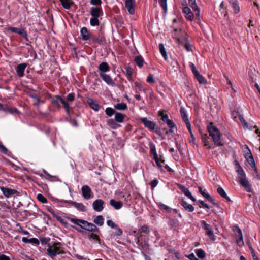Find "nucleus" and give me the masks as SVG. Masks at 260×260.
Masks as SVG:
<instances>
[{
  "instance_id": "f257e3e1",
  "label": "nucleus",
  "mask_w": 260,
  "mask_h": 260,
  "mask_svg": "<svg viewBox=\"0 0 260 260\" xmlns=\"http://www.w3.org/2000/svg\"><path fill=\"white\" fill-rule=\"evenodd\" d=\"M234 164L235 166V170L238 174V177L240 184L247 192H250L252 190L251 187L246 178L244 170L236 159H235L234 161Z\"/></svg>"
},
{
  "instance_id": "f03ea898",
  "label": "nucleus",
  "mask_w": 260,
  "mask_h": 260,
  "mask_svg": "<svg viewBox=\"0 0 260 260\" xmlns=\"http://www.w3.org/2000/svg\"><path fill=\"white\" fill-rule=\"evenodd\" d=\"M67 219L70 221L71 222L74 223L76 225L79 226L81 228L90 231V232H98L99 231V229L96 227L95 225L93 223L88 222V221L77 219V218H73L68 217Z\"/></svg>"
},
{
  "instance_id": "7ed1b4c3",
  "label": "nucleus",
  "mask_w": 260,
  "mask_h": 260,
  "mask_svg": "<svg viewBox=\"0 0 260 260\" xmlns=\"http://www.w3.org/2000/svg\"><path fill=\"white\" fill-rule=\"evenodd\" d=\"M210 136L212 137V140L217 146H222L223 144L221 141L220 133L218 128L214 126L212 122H210L207 126Z\"/></svg>"
},
{
  "instance_id": "20e7f679",
  "label": "nucleus",
  "mask_w": 260,
  "mask_h": 260,
  "mask_svg": "<svg viewBox=\"0 0 260 260\" xmlns=\"http://www.w3.org/2000/svg\"><path fill=\"white\" fill-rule=\"evenodd\" d=\"M47 253L51 258H54L57 254H63L64 253L61 248V244L60 243H55L51 246H49L47 249Z\"/></svg>"
},
{
  "instance_id": "39448f33",
  "label": "nucleus",
  "mask_w": 260,
  "mask_h": 260,
  "mask_svg": "<svg viewBox=\"0 0 260 260\" xmlns=\"http://www.w3.org/2000/svg\"><path fill=\"white\" fill-rule=\"evenodd\" d=\"M201 225L202 226L203 229L205 231L206 234L208 235V236L210 238V239L212 240H215L216 239V237L213 233V228L212 226L207 224L205 221H202L201 222Z\"/></svg>"
},
{
  "instance_id": "423d86ee",
  "label": "nucleus",
  "mask_w": 260,
  "mask_h": 260,
  "mask_svg": "<svg viewBox=\"0 0 260 260\" xmlns=\"http://www.w3.org/2000/svg\"><path fill=\"white\" fill-rule=\"evenodd\" d=\"M0 189L3 192L4 196L6 198H9L11 196L18 193V191L15 189L9 188L6 187H1Z\"/></svg>"
},
{
  "instance_id": "0eeeda50",
  "label": "nucleus",
  "mask_w": 260,
  "mask_h": 260,
  "mask_svg": "<svg viewBox=\"0 0 260 260\" xmlns=\"http://www.w3.org/2000/svg\"><path fill=\"white\" fill-rule=\"evenodd\" d=\"M177 186L178 188L188 198L191 199L192 201H195L196 199L192 196L191 192L189 191L188 188L180 184H177Z\"/></svg>"
},
{
  "instance_id": "6e6552de",
  "label": "nucleus",
  "mask_w": 260,
  "mask_h": 260,
  "mask_svg": "<svg viewBox=\"0 0 260 260\" xmlns=\"http://www.w3.org/2000/svg\"><path fill=\"white\" fill-rule=\"evenodd\" d=\"M104 201L101 199H97L93 202L92 207L93 209L97 211H101L103 208Z\"/></svg>"
},
{
  "instance_id": "1a4fd4ad",
  "label": "nucleus",
  "mask_w": 260,
  "mask_h": 260,
  "mask_svg": "<svg viewBox=\"0 0 260 260\" xmlns=\"http://www.w3.org/2000/svg\"><path fill=\"white\" fill-rule=\"evenodd\" d=\"M141 121L144 124L145 127L150 130L154 129L155 124L154 122L150 121L146 117L141 118Z\"/></svg>"
},
{
  "instance_id": "9d476101",
  "label": "nucleus",
  "mask_w": 260,
  "mask_h": 260,
  "mask_svg": "<svg viewBox=\"0 0 260 260\" xmlns=\"http://www.w3.org/2000/svg\"><path fill=\"white\" fill-rule=\"evenodd\" d=\"M82 194L85 199H89L91 198V190L87 185H84L81 188Z\"/></svg>"
},
{
  "instance_id": "9b49d317",
  "label": "nucleus",
  "mask_w": 260,
  "mask_h": 260,
  "mask_svg": "<svg viewBox=\"0 0 260 260\" xmlns=\"http://www.w3.org/2000/svg\"><path fill=\"white\" fill-rule=\"evenodd\" d=\"M65 202L72 205L80 211L84 212L86 211V207L82 203L68 201H66Z\"/></svg>"
},
{
  "instance_id": "f8f14e48",
  "label": "nucleus",
  "mask_w": 260,
  "mask_h": 260,
  "mask_svg": "<svg viewBox=\"0 0 260 260\" xmlns=\"http://www.w3.org/2000/svg\"><path fill=\"white\" fill-rule=\"evenodd\" d=\"M51 102L52 104L56 105L58 106H60L59 103H60L63 105L66 110L69 111V104L64 99H52Z\"/></svg>"
},
{
  "instance_id": "ddd939ff",
  "label": "nucleus",
  "mask_w": 260,
  "mask_h": 260,
  "mask_svg": "<svg viewBox=\"0 0 260 260\" xmlns=\"http://www.w3.org/2000/svg\"><path fill=\"white\" fill-rule=\"evenodd\" d=\"M27 64L26 63H20L16 68V72L19 77H22L24 75V71Z\"/></svg>"
},
{
  "instance_id": "4468645a",
  "label": "nucleus",
  "mask_w": 260,
  "mask_h": 260,
  "mask_svg": "<svg viewBox=\"0 0 260 260\" xmlns=\"http://www.w3.org/2000/svg\"><path fill=\"white\" fill-rule=\"evenodd\" d=\"M135 3V0L125 1V7L130 14H133L135 13V9L134 8Z\"/></svg>"
},
{
  "instance_id": "2eb2a0df",
  "label": "nucleus",
  "mask_w": 260,
  "mask_h": 260,
  "mask_svg": "<svg viewBox=\"0 0 260 260\" xmlns=\"http://www.w3.org/2000/svg\"><path fill=\"white\" fill-rule=\"evenodd\" d=\"M11 31L20 35L24 37L25 39L28 41L27 35L26 31L22 28H19L16 27H10L9 29Z\"/></svg>"
},
{
  "instance_id": "dca6fc26",
  "label": "nucleus",
  "mask_w": 260,
  "mask_h": 260,
  "mask_svg": "<svg viewBox=\"0 0 260 260\" xmlns=\"http://www.w3.org/2000/svg\"><path fill=\"white\" fill-rule=\"evenodd\" d=\"M151 153L153 155V159H154L157 166L160 168L161 167V162L158 159L157 154L156 151L155 147L154 145H151L150 147Z\"/></svg>"
},
{
  "instance_id": "f3484780",
  "label": "nucleus",
  "mask_w": 260,
  "mask_h": 260,
  "mask_svg": "<svg viewBox=\"0 0 260 260\" xmlns=\"http://www.w3.org/2000/svg\"><path fill=\"white\" fill-rule=\"evenodd\" d=\"M168 126L169 127V129L168 131H167L166 133L167 134L168 133V132L171 133H173L175 131V129L176 128V125L174 123V122L171 119H167L166 121L165 122Z\"/></svg>"
},
{
  "instance_id": "a211bd4d",
  "label": "nucleus",
  "mask_w": 260,
  "mask_h": 260,
  "mask_svg": "<svg viewBox=\"0 0 260 260\" xmlns=\"http://www.w3.org/2000/svg\"><path fill=\"white\" fill-rule=\"evenodd\" d=\"M87 102L92 109L95 111L99 110L100 105L93 99H88Z\"/></svg>"
},
{
  "instance_id": "6ab92c4d",
  "label": "nucleus",
  "mask_w": 260,
  "mask_h": 260,
  "mask_svg": "<svg viewBox=\"0 0 260 260\" xmlns=\"http://www.w3.org/2000/svg\"><path fill=\"white\" fill-rule=\"evenodd\" d=\"M258 74V72L255 70L254 67H250L248 72V75L252 82H254V80L256 79V77Z\"/></svg>"
},
{
  "instance_id": "aec40b11",
  "label": "nucleus",
  "mask_w": 260,
  "mask_h": 260,
  "mask_svg": "<svg viewBox=\"0 0 260 260\" xmlns=\"http://www.w3.org/2000/svg\"><path fill=\"white\" fill-rule=\"evenodd\" d=\"M100 76L103 80L109 85H113L114 84L111 77L106 73H100Z\"/></svg>"
},
{
  "instance_id": "412c9836",
  "label": "nucleus",
  "mask_w": 260,
  "mask_h": 260,
  "mask_svg": "<svg viewBox=\"0 0 260 260\" xmlns=\"http://www.w3.org/2000/svg\"><path fill=\"white\" fill-rule=\"evenodd\" d=\"M109 204L116 210L120 209L123 206V203L121 202L116 201L113 199L110 200Z\"/></svg>"
},
{
  "instance_id": "4be33fe9",
  "label": "nucleus",
  "mask_w": 260,
  "mask_h": 260,
  "mask_svg": "<svg viewBox=\"0 0 260 260\" xmlns=\"http://www.w3.org/2000/svg\"><path fill=\"white\" fill-rule=\"evenodd\" d=\"M180 204L188 212H192L194 210V207L191 204H188L184 199H182Z\"/></svg>"
},
{
  "instance_id": "5701e85b",
  "label": "nucleus",
  "mask_w": 260,
  "mask_h": 260,
  "mask_svg": "<svg viewBox=\"0 0 260 260\" xmlns=\"http://www.w3.org/2000/svg\"><path fill=\"white\" fill-rule=\"evenodd\" d=\"M100 73H105V72L110 70V67L106 62H102L99 66Z\"/></svg>"
},
{
  "instance_id": "b1692460",
  "label": "nucleus",
  "mask_w": 260,
  "mask_h": 260,
  "mask_svg": "<svg viewBox=\"0 0 260 260\" xmlns=\"http://www.w3.org/2000/svg\"><path fill=\"white\" fill-rule=\"evenodd\" d=\"M115 119H109L107 121V125L112 129H117L121 126L119 124H117Z\"/></svg>"
},
{
  "instance_id": "393cba45",
  "label": "nucleus",
  "mask_w": 260,
  "mask_h": 260,
  "mask_svg": "<svg viewBox=\"0 0 260 260\" xmlns=\"http://www.w3.org/2000/svg\"><path fill=\"white\" fill-rule=\"evenodd\" d=\"M81 34L83 40H87L90 38V33L86 27H83L81 28Z\"/></svg>"
},
{
  "instance_id": "a878e982",
  "label": "nucleus",
  "mask_w": 260,
  "mask_h": 260,
  "mask_svg": "<svg viewBox=\"0 0 260 260\" xmlns=\"http://www.w3.org/2000/svg\"><path fill=\"white\" fill-rule=\"evenodd\" d=\"M102 9L98 7H92L90 9V14L92 17H99Z\"/></svg>"
},
{
  "instance_id": "bb28decb",
  "label": "nucleus",
  "mask_w": 260,
  "mask_h": 260,
  "mask_svg": "<svg viewBox=\"0 0 260 260\" xmlns=\"http://www.w3.org/2000/svg\"><path fill=\"white\" fill-rule=\"evenodd\" d=\"M217 191L221 197L226 199L228 202H231V199L227 196L223 188L220 186L218 187Z\"/></svg>"
},
{
  "instance_id": "cd10ccee",
  "label": "nucleus",
  "mask_w": 260,
  "mask_h": 260,
  "mask_svg": "<svg viewBox=\"0 0 260 260\" xmlns=\"http://www.w3.org/2000/svg\"><path fill=\"white\" fill-rule=\"evenodd\" d=\"M126 117L125 115L119 112H116L115 114L114 119L118 123L123 122L124 119Z\"/></svg>"
},
{
  "instance_id": "c85d7f7f",
  "label": "nucleus",
  "mask_w": 260,
  "mask_h": 260,
  "mask_svg": "<svg viewBox=\"0 0 260 260\" xmlns=\"http://www.w3.org/2000/svg\"><path fill=\"white\" fill-rule=\"evenodd\" d=\"M199 190L200 193L207 200H208L209 201L211 202L213 204H214V200L212 198L210 194H209L207 193H206L205 191L202 190V187H199Z\"/></svg>"
},
{
  "instance_id": "c756f323",
  "label": "nucleus",
  "mask_w": 260,
  "mask_h": 260,
  "mask_svg": "<svg viewBox=\"0 0 260 260\" xmlns=\"http://www.w3.org/2000/svg\"><path fill=\"white\" fill-rule=\"evenodd\" d=\"M63 7L66 9H69L71 6L73 4V2L71 0H59Z\"/></svg>"
},
{
  "instance_id": "7c9ffc66",
  "label": "nucleus",
  "mask_w": 260,
  "mask_h": 260,
  "mask_svg": "<svg viewBox=\"0 0 260 260\" xmlns=\"http://www.w3.org/2000/svg\"><path fill=\"white\" fill-rule=\"evenodd\" d=\"M230 3L232 4L234 13L237 14L240 11V7L237 0H230Z\"/></svg>"
},
{
  "instance_id": "2f4dec72",
  "label": "nucleus",
  "mask_w": 260,
  "mask_h": 260,
  "mask_svg": "<svg viewBox=\"0 0 260 260\" xmlns=\"http://www.w3.org/2000/svg\"><path fill=\"white\" fill-rule=\"evenodd\" d=\"M104 219L102 215H98L96 216L93 220L95 224L99 226H102L104 224Z\"/></svg>"
},
{
  "instance_id": "473e14b6",
  "label": "nucleus",
  "mask_w": 260,
  "mask_h": 260,
  "mask_svg": "<svg viewBox=\"0 0 260 260\" xmlns=\"http://www.w3.org/2000/svg\"><path fill=\"white\" fill-rule=\"evenodd\" d=\"M135 61L139 67L141 68L143 64L144 59L141 55L136 56L135 57Z\"/></svg>"
},
{
  "instance_id": "72a5a7b5",
  "label": "nucleus",
  "mask_w": 260,
  "mask_h": 260,
  "mask_svg": "<svg viewBox=\"0 0 260 260\" xmlns=\"http://www.w3.org/2000/svg\"><path fill=\"white\" fill-rule=\"evenodd\" d=\"M180 114H181V116L182 117L183 120L184 122L186 121H188V119L187 113H186V111L185 108L182 107L180 108Z\"/></svg>"
},
{
  "instance_id": "f704fd0d",
  "label": "nucleus",
  "mask_w": 260,
  "mask_h": 260,
  "mask_svg": "<svg viewBox=\"0 0 260 260\" xmlns=\"http://www.w3.org/2000/svg\"><path fill=\"white\" fill-rule=\"evenodd\" d=\"M114 107L118 110H124L127 108L126 104L123 103L117 104Z\"/></svg>"
},
{
  "instance_id": "c9c22d12",
  "label": "nucleus",
  "mask_w": 260,
  "mask_h": 260,
  "mask_svg": "<svg viewBox=\"0 0 260 260\" xmlns=\"http://www.w3.org/2000/svg\"><path fill=\"white\" fill-rule=\"evenodd\" d=\"M169 224L173 228H177L179 225V221L172 218H169Z\"/></svg>"
},
{
  "instance_id": "e433bc0d",
  "label": "nucleus",
  "mask_w": 260,
  "mask_h": 260,
  "mask_svg": "<svg viewBox=\"0 0 260 260\" xmlns=\"http://www.w3.org/2000/svg\"><path fill=\"white\" fill-rule=\"evenodd\" d=\"M194 77L200 84H204L206 83V80L200 73H199L197 75L194 76Z\"/></svg>"
},
{
  "instance_id": "4c0bfd02",
  "label": "nucleus",
  "mask_w": 260,
  "mask_h": 260,
  "mask_svg": "<svg viewBox=\"0 0 260 260\" xmlns=\"http://www.w3.org/2000/svg\"><path fill=\"white\" fill-rule=\"evenodd\" d=\"M239 119L243 125L244 128H249V129H252V127L251 126H250L248 127V123L246 122V121L244 120L243 116L242 115H239Z\"/></svg>"
},
{
  "instance_id": "58836bf2",
  "label": "nucleus",
  "mask_w": 260,
  "mask_h": 260,
  "mask_svg": "<svg viewBox=\"0 0 260 260\" xmlns=\"http://www.w3.org/2000/svg\"><path fill=\"white\" fill-rule=\"evenodd\" d=\"M196 253L197 255L200 258H204L206 256L205 251L202 249H199L196 250Z\"/></svg>"
},
{
  "instance_id": "ea45409f",
  "label": "nucleus",
  "mask_w": 260,
  "mask_h": 260,
  "mask_svg": "<svg viewBox=\"0 0 260 260\" xmlns=\"http://www.w3.org/2000/svg\"><path fill=\"white\" fill-rule=\"evenodd\" d=\"M115 111L112 108L108 107L105 109V113L109 117H111L113 114H115Z\"/></svg>"
},
{
  "instance_id": "a19ab883",
  "label": "nucleus",
  "mask_w": 260,
  "mask_h": 260,
  "mask_svg": "<svg viewBox=\"0 0 260 260\" xmlns=\"http://www.w3.org/2000/svg\"><path fill=\"white\" fill-rule=\"evenodd\" d=\"M245 150H244V155L245 158H247L249 156H251L252 155L247 145H245Z\"/></svg>"
},
{
  "instance_id": "79ce46f5",
  "label": "nucleus",
  "mask_w": 260,
  "mask_h": 260,
  "mask_svg": "<svg viewBox=\"0 0 260 260\" xmlns=\"http://www.w3.org/2000/svg\"><path fill=\"white\" fill-rule=\"evenodd\" d=\"M90 23L92 26H98L99 25V21L98 17H92L90 19Z\"/></svg>"
},
{
  "instance_id": "37998d69",
  "label": "nucleus",
  "mask_w": 260,
  "mask_h": 260,
  "mask_svg": "<svg viewBox=\"0 0 260 260\" xmlns=\"http://www.w3.org/2000/svg\"><path fill=\"white\" fill-rule=\"evenodd\" d=\"M37 198L42 203H46L47 202V199L42 194H38L37 196Z\"/></svg>"
},
{
  "instance_id": "c03bdc74",
  "label": "nucleus",
  "mask_w": 260,
  "mask_h": 260,
  "mask_svg": "<svg viewBox=\"0 0 260 260\" xmlns=\"http://www.w3.org/2000/svg\"><path fill=\"white\" fill-rule=\"evenodd\" d=\"M189 67L191 70V71L193 74L194 76L197 75L199 73V72L198 71V70L196 69V67L194 64L193 63H189Z\"/></svg>"
},
{
  "instance_id": "a18cd8bd",
  "label": "nucleus",
  "mask_w": 260,
  "mask_h": 260,
  "mask_svg": "<svg viewBox=\"0 0 260 260\" xmlns=\"http://www.w3.org/2000/svg\"><path fill=\"white\" fill-rule=\"evenodd\" d=\"M164 209L166 210L168 212L173 213H177L178 212L177 210L173 209L164 204Z\"/></svg>"
},
{
  "instance_id": "49530a36",
  "label": "nucleus",
  "mask_w": 260,
  "mask_h": 260,
  "mask_svg": "<svg viewBox=\"0 0 260 260\" xmlns=\"http://www.w3.org/2000/svg\"><path fill=\"white\" fill-rule=\"evenodd\" d=\"M236 241H237V244L239 246H243L244 242H243V236L240 235V237H239L238 238L236 239Z\"/></svg>"
},
{
  "instance_id": "de8ad7c7",
  "label": "nucleus",
  "mask_w": 260,
  "mask_h": 260,
  "mask_svg": "<svg viewBox=\"0 0 260 260\" xmlns=\"http://www.w3.org/2000/svg\"><path fill=\"white\" fill-rule=\"evenodd\" d=\"M248 161L251 167H255V162L253 156H249L247 158H246Z\"/></svg>"
},
{
  "instance_id": "09e8293b",
  "label": "nucleus",
  "mask_w": 260,
  "mask_h": 260,
  "mask_svg": "<svg viewBox=\"0 0 260 260\" xmlns=\"http://www.w3.org/2000/svg\"><path fill=\"white\" fill-rule=\"evenodd\" d=\"M234 232L236 239L240 237V235H242V231L238 227L236 228V229L234 230Z\"/></svg>"
},
{
  "instance_id": "8fccbe9b",
  "label": "nucleus",
  "mask_w": 260,
  "mask_h": 260,
  "mask_svg": "<svg viewBox=\"0 0 260 260\" xmlns=\"http://www.w3.org/2000/svg\"><path fill=\"white\" fill-rule=\"evenodd\" d=\"M185 17L189 21H192L194 18V15L192 12H190V13L186 14L185 15Z\"/></svg>"
},
{
  "instance_id": "3c124183",
  "label": "nucleus",
  "mask_w": 260,
  "mask_h": 260,
  "mask_svg": "<svg viewBox=\"0 0 260 260\" xmlns=\"http://www.w3.org/2000/svg\"><path fill=\"white\" fill-rule=\"evenodd\" d=\"M107 224L111 227L112 229H114L117 227V224H116L113 221L111 220H108L107 221Z\"/></svg>"
},
{
  "instance_id": "603ef678",
  "label": "nucleus",
  "mask_w": 260,
  "mask_h": 260,
  "mask_svg": "<svg viewBox=\"0 0 260 260\" xmlns=\"http://www.w3.org/2000/svg\"><path fill=\"white\" fill-rule=\"evenodd\" d=\"M188 3L192 9L196 8L197 7H198L197 5L196 0H188Z\"/></svg>"
},
{
  "instance_id": "864d4df0",
  "label": "nucleus",
  "mask_w": 260,
  "mask_h": 260,
  "mask_svg": "<svg viewBox=\"0 0 260 260\" xmlns=\"http://www.w3.org/2000/svg\"><path fill=\"white\" fill-rule=\"evenodd\" d=\"M147 82L149 83H154L155 82L153 75L149 74L146 79Z\"/></svg>"
},
{
  "instance_id": "5fc2aeb1",
  "label": "nucleus",
  "mask_w": 260,
  "mask_h": 260,
  "mask_svg": "<svg viewBox=\"0 0 260 260\" xmlns=\"http://www.w3.org/2000/svg\"><path fill=\"white\" fill-rule=\"evenodd\" d=\"M199 203L200 204L199 206H200V208L203 207V208H206V209H209L210 208L209 206L207 204H206L204 201H199Z\"/></svg>"
},
{
  "instance_id": "6e6d98bb",
  "label": "nucleus",
  "mask_w": 260,
  "mask_h": 260,
  "mask_svg": "<svg viewBox=\"0 0 260 260\" xmlns=\"http://www.w3.org/2000/svg\"><path fill=\"white\" fill-rule=\"evenodd\" d=\"M114 229H115V234L116 235L121 236L122 234V230L120 228H119L118 225H117V227L115 228Z\"/></svg>"
},
{
  "instance_id": "4d7b16f0",
  "label": "nucleus",
  "mask_w": 260,
  "mask_h": 260,
  "mask_svg": "<svg viewBox=\"0 0 260 260\" xmlns=\"http://www.w3.org/2000/svg\"><path fill=\"white\" fill-rule=\"evenodd\" d=\"M195 13V15L197 18L199 20L200 19V8L198 7H196V8L193 9Z\"/></svg>"
},
{
  "instance_id": "13d9d810",
  "label": "nucleus",
  "mask_w": 260,
  "mask_h": 260,
  "mask_svg": "<svg viewBox=\"0 0 260 260\" xmlns=\"http://www.w3.org/2000/svg\"><path fill=\"white\" fill-rule=\"evenodd\" d=\"M182 11H183V13L185 14V15L186 14H188V13H190V12H191L190 9L188 6L183 7Z\"/></svg>"
},
{
  "instance_id": "bf43d9fd",
  "label": "nucleus",
  "mask_w": 260,
  "mask_h": 260,
  "mask_svg": "<svg viewBox=\"0 0 260 260\" xmlns=\"http://www.w3.org/2000/svg\"><path fill=\"white\" fill-rule=\"evenodd\" d=\"M90 3L92 5H100L102 1L101 0H90Z\"/></svg>"
},
{
  "instance_id": "052dcab7",
  "label": "nucleus",
  "mask_w": 260,
  "mask_h": 260,
  "mask_svg": "<svg viewBox=\"0 0 260 260\" xmlns=\"http://www.w3.org/2000/svg\"><path fill=\"white\" fill-rule=\"evenodd\" d=\"M89 237L96 241H100L99 237L96 234L92 233L89 235Z\"/></svg>"
},
{
  "instance_id": "680f3d73",
  "label": "nucleus",
  "mask_w": 260,
  "mask_h": 260,
  "mask_svg": "<svg viewBox=\"0 0 260 260\" xmlns=\"http://www.w3.org/2000/svg\"><path fill=\"white\" fill-rule=\"evenodd\" d=\"M125 72L127 75L131 76L133 73V69L130 67H126Z\"/></svg>"
},
{
  "instance_id": "e2e57ef3",
  "label": "nucleus",
  "mask_w": 260,
  "mask_h": 260,
  "mask_svg": "<svg viewBox=\"0 0 260 260\" xmlns=\"http://www.w3.org/2000/svg\"><path fill=\"white\" fill-rule=\"evenodd\" d=\"M184 46L187 51H190L191 50L192 46L189 43L185 42L184 44Z\"/></svg>"
},
{
  "instance_id": "0e129e2a",
  "label": "nucleus",
  "mask_w": 260,
  "mask_h": 260,
  "mask_svg": "<svg viewBox=\"0 0 260 260\" xmlns=\"http://www.w3.org/2000/svg\"><path fill=\"white\" fill-rule=\"evenodd\" d=\"M164 168L170 173V175L174 173V170L171 169L168 165H166Z\"/></svg>"
},
{
  "instance_id": "69168bd1",
  "label": "nucleus",
  "mask_w": 260,
  "mask_h": 260,
  "mask_svg": "<svg viewBox=\"0 0 260 260\" xmlns=\"http://www.w3.org/2000/svg\"><path fill=\"white\" fill-rule=\"evenodd\" d=\"M185 123L186 125V127H187V129L189 131V133L190 134L192 133V130H191V125H190L189 120L188 121H185Z\"/></svg>"
},
{
  "instance_id": "338daca9",
  "label": "nucleus",
  "mask_w": 260,
  "mask_h": 260,
  "mask_svg": "<svg viewBox=\"0 0 260 260\" xmlns=\"http://www.w3.org/2000/svg\"><path fill=\"white\" fill-rule=\"evenodd\" d=\"M158 180L155 179L151 181V186L152 188H154L157 184H158Z\"/></svg>"
},
{
  "instance_id": "774afa93",
  "label": "nucleus",
  "mask_w": 260,
  "mask_h": 260,
  "mask_svg": "<svg viewBox=\"0 0 260 260\" xmlns=\"http://www.w3.org/2000/svg\"><path fill=\"white\" fill-rule=\"evenodd\" d=\"M0 260H11L10 258L4 254L0 255Z\"/></svg>"
}]
</instances>
